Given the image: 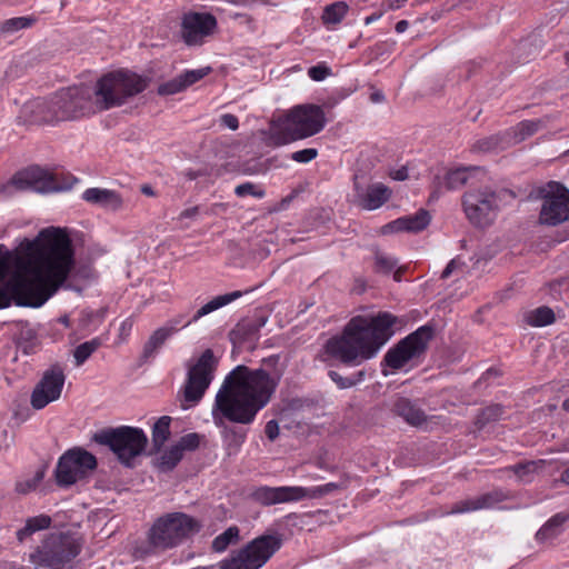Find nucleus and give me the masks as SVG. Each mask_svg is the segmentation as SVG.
I'll return each mask as SVG.
<instances>
[{
  "instance_id": "6",
  "label": "nucleus",
  "mask_w": 569,
  "mask_h": 569,
  "mask_svg": "<svg viewBox=\"0 0 569 569\" xmlns=\"http://www.w3.org/2000/svg\"><path fill=\"white\" fill-rule=\"evenodd\" d=\"M326 123L325 112L316 104H301L270 122L269 140L274 146H283L312 137L320 132Z\"/></svg>"
},
{
  "instance_id": "56",
  "label": "nucleus",
  "mask_w": 569,
  "mask_h": 569,
  "mask_svg": "<svg viewBox=\"0 0 569 569\" xmlns=\"http://www.w3.org/2000/svg\"><path fill=\"white\" fill-rule=\"evenodd\" d=\"M390 177L398 181H403L408 178V170L407 168L402 167L398 170H395L390 173Z\"/></svg>"
},
{
  "instance_id": "44",
  "label": "nucleus",
  "mask_w": 569,
  "mask_h": 569,
  "mask_svg": "<svg viewBox=\"0 0 569 569\" xmlns=\"http://www.w3.org/2000/svg\"><path fill=\"white\" fill-rule=\"evenodd\" d=\"M234 193L238 197L252 196L256 198H262L264 196V191L262 189H259L252 182H244L242 184L237 186L234 189Z\"/></svg>"
},
{
  "instance_id": "50",
  "label": "nucleus",
  "mask_w": 569,
  "mask_h": 569,
  "mask_svg": "<svg viewBox=\"0 0 569 569\" xmlns=\"http://www.w3.org/2000/svg\"><path fill=\"white\" fill-rule=\"evenodd\" d=\"M318 156V150L315 148H308L303 150L296 151L291 154V159L297 162H309L316 159Z\"/></svg>"
},
{
  "instance_id": "39",
  "label": "nucleus",
  "mask_w": 569,
  "mask_h": 569,
  "mask_svg": "<svg viewBox=\"0 0 569 569\" xmlns=\"http://www.w3.org/2000/svg\"><path fill=\"white\" fill-rule=\"evenodd\" d=\"M397 261L380 251L375 253V271L388 274L396 267Z\"/></svg>"
},
{
  "instance_id": "45",
  "label": "nucleus",
  "mask_w": 569,
  "mask_h": 569,
  "mask_svg": "<svg viewBox=\"0 0 569 569\" xmlns=\"http://www.w3.org/2000/svg\"><path fill=\"white\" fill-rule=\"evenodd\" d=\"M210 71V68L206 69H198V70H188L183 73H181L182 81L184 83L186 89L193 83L200 81L202 78H204Z\"/></svg>"
},
{
  "instance_id": "21",
  "label": "nucleus",
  "mask_w": 569,
  "mask_h": 569,
  "mask_svg": "<svg viewBox=\"0 0 569 569\" xmlns=\"http://www.w3.org/2000/svg\"><path fill=\"white\" fill-rule=\"evenodd\" d=\"M511 493L502 489H493L489 492L482 493L476 498H469L456 502L448 513H462L480 509L495 508L499 503L511 499Z\"/></svg>"
},
{
  "instance_id": "49",
  "label": "nucleus",
  "mask_w": 569,
  "mask_h": 569,
  "mask_svg": "<svg viewBox=\"0 0 569 569\" xmlns=\"http://www.w3.org/2000/svg\"><path fill=\"white\" fill-rule=\"evenodd\" d=\"M401 231H406V227H405L402 217L382 226L379 230V233L382 236H386V234H391V233L401 232Z\"/></svg>"
},
{
  "instance_id": "60",
  "label": "nucleus",
  "mask_w": 569,
  "mask_h": 569,
  "mask_svg": "<svg viewBox=\"0 0 569 569\" xmlns=\"http://www.w3.org/2000/svg\"><path fill=\"white\" fill-rule=\"evenodd\" d=\"M560 481L569 485V467L561 473Z\"/></svg>"
},
{
  "instance_id": "3",
  "label": "nucleus",
  "mask_w": 569,
  "mask_h": 569,
  "mask_svg": "<svg viewBox=\"0 0 569 569\" xmlns=\"http://www.w3.org/2000/svg\"><path fill=\"white\" fill-rule=\"evenodd\" d=\"M402 325L403 320L388 311H380L376 316H356L340 336L326 342L325 353L346 366L360 365L373 358L393 336L395 328Z\"/></svg>"
},
{
  "instance_id": "26",
  "label": "nucleus",
  "mask_w": 569,
  "mask_h": 569,
  "mask_svg": "<svg viewBox=\"0 0 569 569\" xmlns=\"http://www.w3.org/2000/svg\"><path fill=\"white\" fill-rule=\"evenodd\" d=\"M546 465L547 461L542 459L528 460L509 466L505 468V470L513 472L517 479L521 482H531L533 475L543 469Z\"/></svg>"
},
{
  "instance_id": "57",
  "label": "nucleus",
  "mask_w": 569,
  "mask_h": 569,
  "mask_svg": "<svg viewBox=\"0 0 569 569\" xmlns=\"http://www.w3.org/2000/svg\"><path fill=\"white\" fill-rule=\"evenodd\" d=\"M455 267H456V262H455V260H451V261L447 264V267L445 268V270L442 271L441 278H442V279L448 278V277L452 273V271H453Z\"/></svg>"
},
{
  "instance_id": "64",
  "label": "nucleus",
  "mask_w": 569,
  "mask_h": 569,
  "mask_svg": "<svg viewBox=\"0 0 569 569\" xmlns=\"http://www.w3.org/2000/svg\"><path fill=\"white\" fill-rule=\"evenodd\" d=\"M562 408H563V410L569 412V398L563 401Z\"/></svg>"
},
{
  "instance_id": "9",
  "label": "nucleus",
  "mask_w": 569,
  "mask_h": 569,
  "mask_svg": "<svg viewBox=\"0 0 569 569\" xmlns=\"http://www.w3.org/2000/svg\"><path fill=\"white\" fill-rule=\"evenodd\" d=\"M93 440L108 446L126 466H131V460L142 453L148 441L141 429L127 426L103 429L94 433Z\"/></svg>"
},
{
  "instance_id": "53",
  "label": "nucleus",
  "mask_w": 569,
  "mask_h": 569,
  "mask_svg": "<svg viewBox=\"0 0 569 569\" xmlns=\"http://www.w3.org/2000/svg\"><path fill=\"white\" fill-rule=\"evenodd\" d=\"M133 327V320L131 318H127L120 326V337L122 339H126L129 335H130V331Z\"/></svg>"
},
{
  "instance_id": "32",
  "label": "nucleus",
  "mask_w": 569,
  "mask_h": 569,
  "mask_svg": "<svg viewBox=\"0 0 569 569\" xmlns=\"http://www.w3.org/2000/svg\"><path fill=\"white\" fill-rule=\"evenodd\" d=\"M341 488L342 487L336 482H329V483L312 487V488L298 487L299 500L322 498V497H325L333 491H337Z\"/></svg>"
},
{
  "instance_id": "4",
  "label": "nucleus",
  "mask_w": 569,
  "mask_h": 569,
  "mask_svg": "<svg viewBox=\"0 0 569 569\" xmlns=\"http://www.w3.org/2000/svg\"><path fill=\"white\" fill-rule=\"evenodd\" d=\"M36 123L77 120L98 112L92 87L87 84L60 89L48 100L38 101L31 110Z\"/></svg>"
},
{
  "instance_id": "28",
  "label": "nucleus",
  "mask_w": 569,
  "mask_h": 569,
  "mask_svg": "<svg viewBox=\"0 0 569 569\" xmlns=\"http://www.w3.org/2000/svg\"><path fill=\"white\" fill-rule=\"evenodd\" d=\"M349 7L345 1H337L325 7L321 20L327 27L339 24L347 16Z\"/></svg>"
},
{
  "instance_id": "22",
  "label": "nucleus",
  "mask_w": 569,
  "mask_h": 569,
  "mask_svg": "<svg viewBox=\"0 0 569 569\" xmlns=\"http://www.w3.org/2000/svg\"><path fill=\"white\" fill-rule=\"evenodd\" d=\"M251 499L261 506L293 502L299 500L298 486L268 487L261 486L250 493Z\"/></svg>"
},
{
  "instance_id": "58",
  "label": "nucleus",
  "mask_w": 569,
  "mask_h": 569,
  "mask_svg": "<svg viewBox=\"0 0 569 569\" xmlns=\"http://www.w3.org/2000/svg\"><path fill=\"white\" fill-rule=\"evenodd\" d=\"M408 26H409V23H408V21H407V20H400V21H398V22L396 23L395 29H396V31H397L398 33H401V32H405V31L407 30Z\"/></svg>"
},
{
  "instance_id": "5",
  "label": "nucleus",
  "mask_w": 569,
  "mask_h": 569,
  "mask_svg": "<svg viewBox=\"0 0 569 569\" xmlns=\"http://www.w3.org/2000/svg\"><path fill=\"white\" fill-rule=\"evenodd\" d=\"M201 528V521L186 512L163 513L153 520L146 532L144 546L138 550L144 556L167 552L191 539Z\"/></svg>"
},
{
  "instance_id": "19",
  "label": "nucleus",
  "mask_w": 569,
  "mask_h": 569,
  "mask_svg": "<svg viewBox=\"0 0 569 569\" xmlns=\"http://www.w3.org/2000/svg\"><path fill=\"white\" fill-rule=\"evenodd\" d=\"M549 188L542 197L539 221L548 226L569 221V191L558 183L550 184Z\"/></svg>"
},
{
  "instance_id": "23",
  "label": "nucleus",
  "mask_w": 569,
  "mask_h": 569,
  "mask_svg": "<svg viewBox=\"0 0 569 569\" xmlns=\"http://www.w3.org/2000/svg\"><path fill=\"white\" fill-rule=\"evenodd\" d=\"M391 197V190L381 182L369 184L365 192L358 194V204L366 210L383 206Z\"/></svg>"
},
{
  "instance_id": "63",
  "label": "nucleus",
  "mask_w": 569,
  "mask_h": 569,
  "mask_svg": "<svg viewBox=\"0 0 569 569\" xmlns=\"http://www.w3.org/2000/svg\"><path fill=\"white\" fill-rule=\"evenodd\" d=\"M401 277H402V271H401V269L396 270V271H395V273H393V279H395L396 281H400V280H401Z\"/></svg>"
},
{
  "instance_id": "37",
  "label": "nucleus",
  "mask_w": 569,
  "mask_h": 569,
  "mask_svg": "<svg viewBox=\"0 0 569 569\" xmlns=\"http://www.w3.org/2000/svg\"><path fill=\"white\" fill-rule=\"evenodd\" d=\"M239 537L238 527H229L224 532L216 537L212 541V549L217 552L224 551L230 543L234 542Z\"/></svg>"
},
{
  "instance_id": "35",
  "label": "nucleus",
  "mask_w": 569,
  "mask_h": 569,
  "mask_svg": "<svg viewBox=\"0 0 569 569\" xmlns=\"http://www.w3.org/2000/svg\"><path fill=\"white\" fill-rule=\"evenodd\" d=\"M37 20L38 19L34 16L11 18L0 23V32L13 33L21 29L32 27Z\"/></svg>"
},
{
  "instance_id": "34",
  "label": "nucleus",
  "mask_w": 569,
  "mask_h": 569,
  "mask_svg": "<svg viewBox=\"0 0 569 569\" xmlns=\"http://www.w3.org/2000/svg\"><path fill=\"white\" fill-rule=\"evenodd\" d=\"M101 345L102 342L99 338H93L79 345L73 351L76 366H82L91 357V355L101 347Z\"/></svg>"
},
{
  "instance_id": "52",
  "label": "nucleus",
  "mask_w": 569,
  "mask_h": 569,
  "mask_svg": "<svg viewBox=\"0 0 569 569\" xmlns=\"http://www.w3.org/2000/svg\"><path fill=\"white\" fill-rule=\"evenodd\" d=\"M220 121L223 126L228 127L231 130H237L239 128V120L234 114H222Z\"/></svg>"
},
{
  "instance_id": "16",
  "label": "nucleus",
  "mask_w": 569,
  "mask_h": 569,
  "mask_svg": "<svg viewBox=\"0 0 569 569\" xmlns=\"http://www.w3.org/2000/svg\"><path fill=\"white\" fill-rule=\"evenodd\" d=\"M218 359L211 349H206L197 361L189 366L184 386V399L198 402L209 388L218 368Z\"/></svg>"
},
{
  "instance_id": "11",
  "label": "nucleus",
  "mask_w": 569,
  "mask_h": 569,
  "mask_svg": "<svg viewBox=\"0 0 569 569\" xmlns=\"http://www.w3.org/2000/svg\"><path fill=\"white\" fill-rule=\"evenodd\" d=\"M435 330L422 326L390 348L383 357V363L392 370L402 369L409 361L425 355Z\"/></svg>"
},
{
  "instance_id": "30",
  "label": "nucleus",
  "mask_w": 569,
  "mask_h": 569,
  "mask_svg": "<svg viewBox=\"0 0 569 569\" xmlns=\"http://www.w3.org/2000/svg\"><path fill=\"white\" fill-rule=\"evenodd\" d=\"M525 319L532 327H543L553 323L556 316L551 308L542 306L527 312Z\"/></svg>"
},
{
  "instance_id": "33",
  "label": "nucleus",
  "mask_w": 569,
  "mask_h": 569,
  "mask_svg": "<svg viewBox=\"0 0 569 569\" xmlns=\"http://www.w3.org/2000/svg\"><path fill=\"white\" fill-rule=\"evenodd\" d=\"M170 422L168 416L161 417L153 426L152 441L157 449H160L170 437Z\"/></svg>"
},
{
  "instance_id": "12",
  "label": "nucleus",
  "mask_w": 569,
  "mask_h": 569,
  "mask_svg": "<svg viewBox=\"0 0 569 569\" xmlns=\"http://www.w3.org/2000/svg\"><path fill=\"white\" fill-rule=\"evenodd\" d=\"M242 291H233L230 293L217 296L212 300L203 305L194 313L192 319L189 320L188 322L181 323V320L174 319L172 320V326H166L157 329L144 343L142 357L144 359L153 357L157 353V351L162 347V345L167 341V339L170 338L178 330L177 326L181 325V327H186L191 322H196L200 318L231 303L232 301L242 297Z\"/></svg>"
},
{
  "instance_id": "59",
  "label": "nucleus",
  "mask_w": 569,
  "mask_h": 569,
  "mask_svg": "<svg viewBox=\"0 0 569 569\" xmlns=\"http://www.w3.org/2000/svg\"><path fill=\"white\" fill-rule=\"evenodd\" d=\"M371 101L381 102L385 99V96L381 92H373L370 96Z\"/></svg>"
},
{
  "instance_id": "47",
  "label": "nucleus",
  "mask_w": 569,
  "mask_h": 569,
  "mask_svg": "<svg viewBox=\"0 0 569 569\" xmlns=\"http://www.w3.org/2000/svg\"><path fill=\"white\" fill-rule=\"evenodd\" d=\"M177 445L183 452L193 451L200 445V436L198 433H188L181 437Z\"/></svg>"
},
{
  "instance_id": "20",
  "label": "nucleus",
  "mask_w": 569,
  "mask_h": 569,
  "mask_svg": "<svg viewBox=\"0 0 569 569\" xmlns=\"http://www.w3.org/2000/svg\"><path fill=\"white\" fill-rule=\"evenodd\" d=\"M472 170H476V168L458 167L447 170L442 176H435L429 187V202L437 201L445 191H453L463 187L468 182Z\"/></svg>"
},
{
  "instance_id": "54",
  "label": "nucleus",
  "mask_w": 569,
  "mask_h": 569,
  "mask_svg": "<svg viewBox=\"0 0 569 569\" xmlns=\"http://www.w3.org/2000/svg\"><path fill=\"white\" fill-rule=\"evenodd\" d=\"M198 214H199V206H194V207H191V208H188V209H184L183 211H181L178 217V220L191 219V218L197 217Z\"/></svg>"
},
{
  "instance_id": "2",
  "label": "nucleus",
  "mask_w": 569,
  "mask_h": 569,
  "mask_svg": "<svg viewBox=\"0 0 569 569\" xmlns=\"http://www.w3.org/2000/svg\"><path fill=\"white\" fill-rule=\"evenodd\" d=\"M279 376L262 368L251 369L237 366L224 378L216 395L212 416L214 423L222 428V438L229 455L239 451L247 438V429L226 426L224 420L250 425L258 412L272 399L279 385Z\"/></svg>"
},
{
  "instance_id": "42",
  "label": "nucleus",
  "mask_w": 569,
  "mask_h": 569,
  "mask_svg": "<svg viewBox=\"0 0 569 569\" xmlns=\"http://www.w3.org/2000/svg\"><path fill=\"white\" fill-rule=\"evenodd\" d=\"M183 90H186V87H184L181 76L179 74L178 77L160 84L158 92H159V94H162V96H169V94L179 93Z\"/></svg>"
},
{
  "instance_id": "36",
  "label": "nucleus",
  "mask_w": 569,
  "mask_h": 569,
  "mask_svg": "<svg viewBox=\"0 0 569 569\" xmlns=\"http://www.w3.org/2000/svg\"><path fill=\"white\" fill-rule=\"evenodd\" d=\"M183 451L176 443L170 447L168 450L163 451L159 459V468L162 471L172 470L183 458Z\"/></svg>"
},
{
  "instance_id": "55",
  "label": "nucleus",
  "mask_w": 569,
  "mask_h": 569,
  "mask_svg": "<svg viewBox=\"0 0 569 569\" xmlns=\"http://www.w3.org/2000/svg\"><path fill=\"white\" fill-rule=\"evenodd\" d=\"M30 528H31V527H28V526L26 525L23 528H21V529H19V530L17 531V539H18V541H19L20 543H22L27 538H29L30 536H32V535H33V532L31 531V529H30Z\"/></svg>"
},
{
  "instance_id": "1",
  "label": "nucleus",
  "mask_w": 569,
  "mask_h": 569,
  "mask_svg": "<svg viewBox=\"0 0 569 569\" xmlns=\"http://www.w3.org/2000/svg\"><path fill=\"white\" fill-rule=\"evenodd\" d=\"M74 266L72 241L66 230L49 227L14 251L0 244V309L12 301L38 308L66 282Z\"/></svg>"
},
{
  "instance_id": "46",
  "label": "nucleus",
  "mask_w": 569,
  "mask_h": 569,
  "mask_svg": "<svg viewBox=\"0 0 569 569\" xmlns=\"http://www.w3.org/2000/svg\"><path fill=\"white\" fill-rule=\"evenodd\" d=\"M51 518L47 515H40L37 517L29 518L26 522L28 527H31V531L34 533L40 530H46L51 526Z\"/></svg>"
},
{
  "instance_id": "13",
  "label": "nucleus",
  "mask_w": 569,
  "mask_h": 569,
  "mask_svg": "<svg viewBox=\"0 0 569 569\" xmlns=\"http://www.w3.org/2000/svg\"><path fill=\"white\" fill-rule=\"evenodd\" d=\"M77 182L70 173H52L39 167H30L17 172L11 184L18 190H34L39 192L58 191L69 189Z\"/></svg>"
},
{
  "instance_id": "27",
  "label": "nucleus",
  "mask_w": 569,
  "mask_h": 569,
  "mask_svg": "<svg viewBox=\"0 0 569 569\" xmlns=\"http://www.w3.org/2000/svg\"><path fill=\"white\" fill-rule=\"evenodd\" d=\"M83 199L91 203H99L103 206H110L117 209L121 206L120 197L111 190L90 188L83 193Z\"/></svg>"
},
{
  "instance_id": "31",
  "label": "nucleus",
  "mask_w": 569,
  "mask_h": 569,
  "mask_svg": "<svg viewBox=\"0 0 569 569\" xmlns=\"http://www.w3.org/2000/svg\"><path fill=\"white\" fill-rule=\"evenodd\" d=\"M407 232H420L425 230L431 220L430 213L420 209L415 214L402 217Z\"/></svg>"
},
{
  "instance_id": "61",
  "label": "nucleus",
  "mask_w": 569,
  "mask_h": 569,
  "mask_svg": "<svg viewBox=\"0 0 569 569\" xmlns=\"http://www.w3.org/2000/svg\"><path fill=\"white\" fill-rule=\"evenodd\" d=\"M186 176H187V178L189 180H194V179H197V178H199L201 176V172H199V171H188L186 173Z\"/></svg>"
},
{
  "instance_id": "17",
  "label": "nucleus",
  "mask_w": 569,
  "mask_h": 569,
  "mask_svg": "<svg viewBox=\"0 0 569 569\" xmlns=\"http://www.w3.org/2000/svg\"><path fill=\"white\" fill-rule=\"evenodd\" d=\"M64 380V370L61 365L54 363L47 369L31 393L30 402L32 408L40 410L50 402L58 400L61 396Z\"/></svg>"
},
{
  "instance_id": "25",
  "label": "nucleus",
  "mask_w": 569,
  "mask_h": 569,
  "mask_svg": "<svg viewBox=\"0 0 569 569\" xmlns=\"http://www.w3.org/2000/svg\"><path fill=\"white\" fill-rule=\"evenodd\" d=\"M569 519V513L559 512L552 516L536 533L539 543L555 540L562 532L563 523Z\"/></svg>"
},
{
  "instance_id": "62",
  "label": "nucleus",
  "mask_w": 569,
  "mask_h": 569,
  "mask_svg": "<svg viewBox=\"0 0 569 569\" xmlns=\"http://www.w3.org/2000/svg\"><path fill=\"white\" fill-rule=\"evenodd\" d=\"M141 191H142V193H144L147 196H154V192L150 186H143L141 188Z\"/></svg>"
},
{
  "instance_id": "38",
  "label": "nucleus",
  "mask_w": 569,
  "mask_h": 569,
  "mask_svg": "<svg viewBox=\"0 0 569 569\" xmlns=\"http://www.w3.org/2000/svg\"><path fill=\"white\" fill-rule=\"evenodd\" d=\"M503 413V408L500 405H490L483 408L477 416L476 425L482 428L489 422L497 421Z\"/></svg>"
},
{
  "instance_id": "24",
  "label": "nucleus",
  "mask_w": 569,
  "mask_h": 569,
  "mask_svg": "<svg viewBox=\"0 0 569 569\" xmlns=\"http://www.w3.org/2000/svg\"><path fill=\"white\" fill-rule=\"evenodd\" d=\"M391 411L411 426H420L426 421L423 410L405 397H399L393 401Z\"/></svg>"
},
{
  "instance_id": "43",
  "label": "nucleus",
  "mask_w": 569,
  "mask_h": 569,
  "mask_svg": "<svg viewBox=\"0 0 569 569\" xmlns=\"http://www.w3.org/2000/svg\"><path fill=\"white\" fill-rule=\"evenodd\" d=\"M363 376V371H359L357 373V378L342 377L337 371H329V377L331 378V380L335 381L337 386L341 389L353 387L357 382L362 380Z\"/></svg>"
},
{
  "instance_id": "40",
  "label": "nucleus",
  "mask_w": 569,
  "mask_h": 569,
  "mask_svg": "<svg viewBox=\"0 0 569 569\" xmlns=\"http://www.w3.org/2000/svg\"><path fill=\"white\" fill-rule=\"evenodd\" d=\"M44 477L43 470H38L36 475L27 480L18 481L16 485V491L22 495L29 493L39 486Z\"/></svg>"
},
{
  "instance_id": "7",
  "label": "nucleus",
  "mask_w": 569,
  "mask_h": 569,
  "mask_svg": "<svg viewBox=\"0 0 569 569\" xmlns=\"http://www.w3.org/2000/svg\"><path fill=\"white\" fill-rule=\"evenodd\" d=\"M148 87V80L127 69L103 74L92 87L98 112L124 104L130 98L141 93Z\"/></svg>"
},
{
  "instance_id": "48",
  "label": "nucleus",
  "mask_w": 569,
  "mask_h": 569,
  "mask_svg": "<svg viewBox=\"0 0 569 569\" xmlns=\"http://www.w3.org/2000/svg\"><path fill=\"white\" fill-rule=\"evenodd\" d=\"M330 74L331 69L323 62L308 69V76L315 81H322Z\"/></svg>"
},
{
  "instance_id": "29",
  "label": "nucleus",
  "mask_w": 569,
  "mask_h": 569,
  "mask_svg": "<svg viewBox=\"0 0 569 569\" xmlns=\"http://www.w3.org/2000/svg\"><path fill=\"white\" fill-rule=\"evenodd\" d=\"M542 127L541 120H523L508 131L515 142H521L533 136Z\"/></svg>"
},
{
  "instance_id": "10",
  "label": "nucleus",
  "mask_w": 569,
  "mask_h": 569,
  "mask_svg": "<svg viewBox=\"0 0 569 569\" xmlns=\"http://www.w3.org/2000/svg\"><path fill=\"white\" fill-rule=\"evenodd\" d=\"M81 551V545L69 535H52L42 546L30 555V561L37 566L63 569Z\"/></svg>"
},
{
  "instance_id": "14",
  "label": "nucleus",
  "mask_w": 569,
  "mask_h": 569,
  "mask_svg": "<svg viewBox=\"0 0 569 569\" xmlns=\"http://www.w3.org/2000/svg\"><path fill=\"white\" fill-rule=\"evenodd\" d=\"M97 468V458L82 448L66 451L56 467V481L59 487H69Z\"/></svg>"
},
{
  "instance_id": "15",
  "label": "nucleus",
  "mask_w": 569,
  "mask_h": 569,
  "mask_svg": "<svg viewBox=\"0 0 569 569\" xmlns=\"http://www.w3.org/2000/svg\"><path fill=\"white\" fill-rule=\"evenodd\" d=\"M462 208L470 223L480 228L488 227L498 210L497 194L487 187L470 189L462 196Z\"/></svg>"
},
{
  "instance_id": "18",
  "label": "nucleus",
  "mask_w": 569,
  "mask_h": 569,
  "mask_svg": "<svg viewBox=\"0 0 569 569\" xmlns=\"http://www.w3.org/2000/svg\"><path fill=\"white\" fill-rule=\"evenodd\" d=\"M218 28L217 18L210 12H188L181 20V38L187 46H202Z\"/></svg>"
},
{
  "instance_id": "51",
  "label": "nucleus",
  "mask_w": 569,
  "mask_h": 569,
  "mask_svg": "<svg viewBox=\"0 0 569 569\" xmlns=\"http://www.w3.org/2000/svg\"><path fill=\"white\" fill-rule=\"evenodd\" d=\"M264 432L269 440H271V441L276 440L279 436L278 422L276 420L268 421L264 427Z\"/></svg>"
},
{
  "instance_id": "8",
  "label": "nucleus",
  "mask_w": 569,
  "mask_h": 569,
  "mask_svg": "<svg viewBox=\"0 0 569 569\" xmlns=\"http://www.w3.org/2000/svg\"><path fill=\"white\" fill-rule=\"evenodd\" d=\"M280 533L261 535L230 558L221 561L220 569H259L281 548Z\"/></svg>"
},
{
  "instance_id": "41",
  "label": "nucleus",
  "mask_w": 569,
  "mask_h": 569,
  "mask_svg": "<svg viewBox=\"0 0 569 569\" xmlns=\"http://www.w3.org/2000/svg\"><path fill=\"white\" fill-rule=\"evenodd\" d=\"M502 139L499 136H491L481 140H478L473 147V151L478 152H491L500 148Z\"/></svg>"
}]
</instances>
